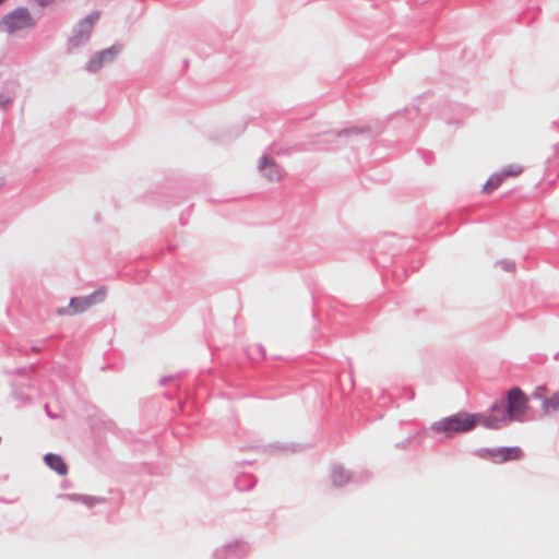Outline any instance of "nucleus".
Segmentation results:
<instances>
[{
    "instance_id": "nucleus-1",
    "label": "nucleus",
    "mask_w": 559,
    "mask_h": 559,
    "mask_svg": "<svg viewBox=\"0 0 559 559\" xmlns=\"http://www.w3.org/2000/svg\"><path fill=\"white\" fill-rule=\"evenodd\" d=\"M527 408L528 397L521 389L513 388L508 392L506 405L503 403L496 404L492 414L484 419L483 426L497 429L511 421L521 420Z\"/></svg>"
},
{
    "instance_id": "nucleus-2",
    "label": "nucleus",
    "mask_w": 559,
    "mask_h": 559,
    "mask_svg": "<svg viewBox=\"0 0 559 559\" xmlns=\"http://www.w3.org/2000/svg\"><path fill=\"white\" fill-rule=\"evenodd\" d=\"M486 416L479 414L457 413L442 418L431 426V430L451 438L457 433L469 432L478 425H483Z\"/></svg>"
},
{
    "instance_id": "nucleus-3",
    "label": "nucleus",
    "mask_w": 559,
    "mask_h": 559,
    "mask_svg": "<svg viewBox=\"0 0 559 559\" xmlns=\"http://www.w3.org/2000/svg\"><path fill=\"white\" fill-rule=\"evenodd\" d=\"M99 19V13L93 11L84 19L80 20L73 27L72 35L68 39V49H76L84 46L91 38V33L94 24Z\"/></svg>"
},
{
    "instance_id": "nucleus-4",
    "label": "nucleus",
    "mask_w": 559,
    "mask_h": 559,
    "mask_svg": "<svg viewBox=\"0 0 559 559\" xmlns=\"http://www.w3.org/2000/svg\"><path fill=\"white\" fill-rule=\"evenodd\" d=\"M34 20L25 7L16 8L15 10L5 14L0 21V29L8 34H13L17 31L32 27Z\"/></svg>"
},
{
    "instance_id": "nucleus-5",
    "label": "nucleus",
    "mask_w": 559,
    "mask_h": 559,
    "mask_svg": "<svg viewBox=\"0 0 559 559\" xmlns=\"http://www.w3.org/2000/svg\"><path fill=\"white\" fill-rule=\"evenodd\" d=\"M123 46L119 43L111 47L95 52L85 66V70L90 73L98 72L104 66L110 64L121 52Z\"/></svg>"
},
{
    "instance_id": "nucleus-6",
    "label": "nucleus",
    "mask_w": 559,
    "mask_h": 559,
    "mask_svg": "<svg viewBox=\"0 0 559 559\" xmlns=\"http://www.w3.org/2000/svg\"><path fill=\"white\" fill-rule=\"evenodd\" d=\"M260 175L270 182H278L284 177V169L269 155H262L257 166Z\"/></svg>"
},
{
    "instance_id": "nucleus-7",
    "label": "nucleus",
    "mask_w": 559,
    "mask_h": 559,
    "mask_svg": "<svg viewBox=\"0 0 559 559\" xmlns=\"http://www.w3.org/2000/svg\"><path fill=\"white\" fill-rule=\"evenodd\" d=\"M522 456V450L518 447L500 448L488 452V459L493 463H504L519 460Z\"/></svg>"
},
{
    "instance_id": "nucleus-8",
    "label": "nucleus",
    "mask_w": 559,
    "mask_h": 559,
    "mask_svg": "<svg viewBox=\"0 0 559 559\" xmlns=\"http://www.w3.org/2000/svg\"><path fill=\"white\" fill-rule=\"evenodd\" d=\"M104 295V292H96L88 297L72 298L69 306L71 309L69 313L74 314L86 310L90 306L100 300Z\"/></svg>"
},
{
    "instance_id": "nucleus-9",
    "label": "nucleus",
    "mask_w": 559,
    "mask_h": 559,
    "mask_svg": "<svg viewBox=\"0 0 559 559\" xmlns=\"http://www.w3.org/2000/svg\"><path fill=\"white\" fill-rule=\"evenodd\" d=\"M364 133H367L369 135H371V130L369 127H362V128H358V127H353V128H347V129H343V130H340V131H330L326 133L328 138L329 139H334V138H340V139H349V138H353V136H356V135H360V134H364Z\"/></svg>"
},
{
    "instance_id": "nucleus-10",
    "label": "nucleus",
    "mask_w": 559,
    "mask_h": 559,
    "mask_svg": "<svg viewBox=\"0 0 559 559\" xmlns=\"http://www.w3.org/2000/svg\"><path fill=\"white\" fill-rule=\"evenodd\" d=\"M45 463L53 471H56L59 475H66L68 473L67 464L63 459L53 453H48L44 457Z\"/></svg>"
},
{
    "instance_id": "nucleus-11",
    "label": "nucleus",
    "mask_w": 559,
    "mask_h": 559,
    "mask_svg": "<svg viewBox=\"0 0 559 559\" xmlns=\"http://www.w3.org/2000/svg\"><path fill=\"white\" fill-rule=\"evenodd\" d=\"M16 83L9 82L5 84L3 90L0 92V108H7L15 97L16 94Z\"/></svg>"
},
{
    "instance_id": "nucleus-12",
    "label": "nucleus",
    "mask_w": 559,
    "mask_h": 559,
    "mask_svg": "<svg viewBox=\"0 0 559 559\" xmlns=\"http://www.w3.org/2000/svg\"><path fill=\"white\" fill-rule=\"evenodd\" d=\"M506 179L504 174L502 171L492 174L489 179L486 181V183L483 187V191L485 193H489L497 189Z\"/></svg>"
},
{
    "instance_id": "nucleus-13",
    "label": "nucleus",
    "mask_w": 559,
    "mask_h": 559,
    "mask_svg": "<svg viewBox=\"0 0 559 559\" xmlns=\"http://www.w3.org/2000/svg\"><path fill=\"white\" fill-rule=\"evenodd\" d=\"M543 408L546 413L559 409V391L555 393L551 397L545 399L543 403Z\"/></svg>"
},
{
    "instance_id": "nucleus-14",
    "label": "nucleus",
    "mask_w": 559,
    "mask_h": 559,
    "mask_svg": "<svg viewBox=\"0 0 559 559\" xmlns=\"http://www.w3.org/2000/svg\"><path fill=\"white\" fill-rule=\"evenodd\" d=\"M502 174H504V177H510V176H516L519 175L521 171H522V168L521 167H514V166H508L506 168H503L502 170Z\"/></svg>"
},
{
    "instance_id": "nucleus-15",
    "label": "nucleus",
    "mask_w": 559,
    "mask_h": 559,
    "mask_svg": "<svg viewBox=\"0 0 559 559\" xmlns=\"http://www.w3.org/2000/svg\"><path fill=\"white\" fill-rule=\"evenodd\" d=\"M39 7L41 8H45L49 4H51L52 2H55L56 0H34Z\"/></svg>"
},
{
    "instance_id": "nucleus-16",
    "label": "nucleus",
    "mask_w": 559,
    "mask_h": 559,
    "mask_svg": "<svg viewBox=\"0 0 559 559\" xmlns=\"http://www.w3.org/2000/svg\"><path fill=\"white\" fill-rule=\"evenodd\" d=\"M4 178L0 176V189L4 186Z\"/></svg>"
},
{
    "instance_id": "nucleus-17",
    "label": "nucleus",
    "mask_w": 559,
    "mask_h": 559,
    "mask_svg": "<svg viewBox=\"0 0 559 559\" xmlns=\"http://www.w3.org/2000/svg\"><path fill=\"white\" fill-rule=\"evenodd\" d=\"M94 219H95L96 222H99V221H100V214H99V213H96V214H95Z\"/></svg>"
},
{
    "instance_id": "nucleus-18",
    "label": "nucleus",
    "mask_w": 559,
    "mask_h": 559,
    "mask_svg": "<svg viewBox=\"0 0 559 559\" xmlns=\"http://www.w3.org/2000/svg\"><path fill=\"white\" fill-rule=\"evenodd\" d=\"M415 110H416V112H417V114H420V112H421V108H420V106H419V105H418V106H416V107H415Z\"/></svg>"
},
{
    "instance_id": "nucleus-19",
    "label": "nucleus",
    "mask_w": 559,
    "mask_h": 559,
    "mask_svg": "<svg viewBox=\"0 0 559 559\" xmlns=\"http://www.w3.org/2000/svg\"><path fill=\"white\" fill-rule=\"evenodd\" d=\"M4 0H0V4L3 2Z\"/></svg>"
}]
</instances>
